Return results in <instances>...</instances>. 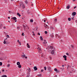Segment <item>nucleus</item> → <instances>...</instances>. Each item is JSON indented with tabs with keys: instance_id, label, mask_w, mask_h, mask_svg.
<instances>
[{
	"instance_id": "obj_37",
	"label": "nucleus",
	"mask_w": 77,
	"mask_h": 77,
	"mask_svg": "<svg viewBox=\"0 0 77 77\" xmlns=\"http://www.w3.org/2000/svg\"><path fill=\"white\" fill-rule=\"evenodd\" d=\"M29 76H30V75H27L26 77H29Z\"/></svg>"
},
{
	"instance_id": "obj_62",
	"label": "nucleus",
	"mask_w": 77,
	"mask_h": 77,
	"mask_svg": "<svg viewBox=\"0 0 77 77\" xmlns=\"http://www.w3.org/2000/svg\"><path fill=\"white\" fill-rule=\"evenodd\" d=\"M58 9H59V8H58Z\"/></svg>"
},
{
	"instance_id": "obj_33",
	"label": "nucleus",
	"mask_w": 77,
	"mask_h": 77,
	"mask_svg": "<svg viewBox=\"0 0 77 77\" xmlns=\"http://www.w3.org/2000/svg\"><path fill=\"white\" fill-rule=\"evenodd\" d=\"M10 66V64H8V65H7V67H9Z\"/></svg>"
},
{
	"instance_id": "obj_22",
	"label": "nucleus",
	"mask_w": 77,
	"mask_h": 77,
	"mask_svg": "<svg viewBox=\"0 0 77 77\" xmlns=\"http://www.w3.org/2000/svg\"><path fill=\"white\" fill-rule=\"evenodd\" d=\"M47 69H50V66H48V67H47Z\"/></svg>"
},
{
	"instance_id": "obj_60",
	"label": "nucleus",
	"mask_w": 77,
	"mask_h": 77,
	"mask_svg": "<svg viewBox=\"0 0 77 77\" xmlns=\"http://www.w3.org/2000/svg\"><path fill=\"white\" fill-rule=\"evenodd\" d=\"M23 54H24V53L23 52Z\"/></svg>"
},
{
	"instance_id": "obj_26",
	"label": "nucleus",
	"mask_w": 77,
	"mask_h": 77,
	"mask_svg": "<svg viewBox=\"0 0 77 77\" xmlns=\"http://www.w3.org/2000/svg\"><path fill=\"white\" fill-rule=\"evenodd\" d=\"M45 70H46L47 69V67L46 66H45L44 67Z\"/></svg>"
},
{
	"instance_id": "obj_56",
	"label": "nucleus",
	"mask_w": 77,
	"mask_h": 77,
	"mask_svg": "<svg viewBox=\"0 0 77 77\" xmlns=\"http://www.w3.org/2000/svg\"><path fill=\"white\" fill-rule=\"evenodd\" d=\"M52 59V58H51V57H50V59Z\"/></svg>"
},
{
	"instance_id": "obj_13",
	"label": "nucleus",
	"mask_w": 77,
	"mask_h": 77,
	"mask_svg": "<svg viewBox=\"0 0 77 77\" xmlns=\"http://www.w3.org/2000/svg\"><path fill=\"white\" fill-rule=\"evenodd\" d=\"M17 15H18V16H19V17H21V15H20V14H19V13H17Z\"/></svg>"
},
{
	"instance_id": "obj_28",
	"label": "nucleus",
	"mask_w": 77,
	"mask_h": 77,
	"mask_svg": "<svg viewBox=\"0 0 77 77\" xmlns=\"http://www.w3.org/2000/svg\"><path fill=\"white\" fill-rule=\"evenodd\" d=\"M40 38L41 40H42L43 39V38H42V37L41 36Z\"/></svg>"
},
{
	"instance_id": "obj_5",
	"label": "nucleus",
	"mask_w": 77,
	"mask_h": 77,
	"mask_svg": "<svg viewBox=\"0 0 77 77\" xmlns=\"http://www.w3.org/2000/svg\"><path fill=\"white\" fill-rule=\"evenodd\" d=\"M48 47L49 48H55L53 46H51L50 45Z\"/></svg>"
},
{
	"instance_id": "obj_59",
	"label": "nucleus",
	"mask_w": 77,
	"mask_h": 77,
	"mask_svg": "<svg viewBox=\"0 0 77 77\" xmlns=\"http://www.w3.org/2000/svg\"><path fill=\"white\" fill-rule=\"evenodd\" d=\"M0 74H1V72H0Z\"/></svg>"
},
{
	"instance_id": "obj_41",
	"label": "nucleus",
	"mask_w": 77,
	"mask_h": 77,
	"mask_svg": "<svg viewBox=\"0 0 77 77\" xmlns=\"http://www.w3.org/2000/svg\"><path fill=\"white\" fill-rule=\"evenodd\" d=\"M2 71L3 72H4V71H5V70L4 69H3V70H2Z\"/></svg>"
},
{
	"instance_id": "obj_38",
	"label": "nucleus",
	"mask_w": 77,
	"mask_h": 77,
	"mask_svg": "<svg viewBox=\"0 0 77 77\" xmlns=\"http://www.w3.org/2000/svg\"><path fill=\"white\" fill-rule=\"evenodd\" d=\"M41 72H43L44 71V70L42 69L41 70Z\"/></svg>"
},
{
	"instance_id": "obj_32",
	"label": "nucleus",
	"mask_w": 77,
	"mask_h": 77,
	"mask_svg": "<svg viewBox=\"0 0 77 77\" xmlns=\"http://www.w3.org/2000/svg\"><path fill=\"white\" fill-rule=\"evenodd\" d=\"M45 34H47V31H45Z\"/></svg>"
},
{
	"instance_id": "obj_18",
	"label": "nucleus",
	"mask_w": 77,
	"mask_h": 77,
	"mask_svg": "<svg viewBox=\"0 0 77 77\" xmlns=\"http://www.w3.org/2000/svg\"><path fill=\"white\" fill-rule=\"evenodd\" d=\"M45 29H49V26L48 25H47L46 27L45 28Z\"/></svg>"
},
{
	"instance_id": "obj_51",
	"label": "nucleus",
	"mask_w": 77,
	"mask_h": 77,
	"mask_svg": "<svg viewBox=\"0 0 77 77\" xmlns=\"http://www.w3.org/2000/svg\"><path fill=\"white\" fill-rule=\"evenodd\" d=\"M17 42H19V40H17Z\"/></svg>"
},
{
	"instance_id": "obj_58",
	"label": "nucleus",
	"mask_w": 77,
	"mask_h": 77,
	"mask_svg": "<svg viewBox=\"0 0 77 77\" xmlns=\"http://www.w3.org/2000/svg\"><path fill=\"white\" fill-rule=\"evenodd\" d=\"M19 43H20V44H21V43L20 42H19Z\"/></svg>"
},
{
	"instance_id": "obj_15",
	"label": "nucleus",
	"mask_w": 77,
	"mask_h": 77,
	"mask_svg": "<svg viewBox=\"0 0 77 77\" xmlns=\"http://www.w3.org/2000/svg\"><path fill=\"white\" fill-rule=\"evenodd\" d=\"M47 20V19H44L43 20V21H44V22H45Z\"/></svg>"
},
{
	"instance_id": "obj_54",
	"label": "nucleus",
	"mask_w": 77,
	"mask_h": 77,
	"mask_svg": "<svg viewBox=\"0 0 77 77\" xmlns=\"http://www.w3.org/2000/svg\"><path fill=\"white\" fill-rule=\"evenodd\" d=\"M8 39V38H6L5 39V40H6V39Z\"/></svg>"
},
{
	"instance_id": "obj_3",
	"label": "nucleus",
	"mask_w": 77,
	"mask_h": 77,
	"mask_svg": "<svg viewBox=\"0 0 77 77\" xmlns=\"http://www.w3.org/2000/svg\"><path fill=\"white\" fill-rule=\"evenodd\" d=\"M63 57L64 58V60H66V55H64Z\"/></svg>"
},
{
	"instance_id": "obj_24",
	"label": "nucleus",
	"mask_w": 77,
	"mask_h": 77,
	"mask_svg": "<svg viewBox=\"0 0 77 77\" xmlns=\"http://www.w3.org/2000/svg\"><path fill=\"white\" fill-rule=\"evenodd\" d=\"M37 76L38 77H41V74H40V75H38Z\"/></svg>"
},
{
	"instance_id": "obj_39",
	"label": "nucleus",
	"mask_w": 77,
	"mask_h": 77,
	"mask_svg": "<svg viewBox=\"0 0 77 77\" xmlns=\"http://www.w3.org/2000/svg\"><path fill=\"white\" fill-rule=\"evenodd\" d=\"M22 36H24V33H22Z\"/></svg>"
},
{
	"instance_id": "obj_48",
	"label": "nucleus",
	"mask_w": 77,
	"mask_h": 77,
	"mask_svg": "<svg viewBox=\"0 0 77 77\" xmlns=\"http://www.w3.org/2000/svg\"><path fill=\"white\" fill-rule=\"evenodd\" d=\"M4 29H6V27H5V26L4 27Z\"/></svg>"
},
{
	"instance_id": "obj_8",
	"label": "nucleus",
	"mask_w": 77,
	"mask_h": 77,
	"mask_svg": "<svg viewBox=\"0 0 77 77\" xmlns=\"http://www.w3.org/2000/svg\"><path fill=\"white\" fill-rule=\"evenodd\" d=\"M57 18H55V19L54 20V22L55 23H57Z\"/></svg>"
},
{
	"instance_id": "obj_47",
	"label": "nucleus",
	"mask_w": 77,
	"mask_h": 77,
	"mask_svg": "<svg viewBox=\"0 0 77 77\" xmlns=\"http://www.w3.org/2000/svg\"><path fill=\"white\" fill-rule=\"evenodd\" d=\"M73 2H75V0H72Z\"/></svg>"
},
{
	"instance_id": "obj_49",
	"label": "nucleus",
	"mask_w": 77,
	"mask_h": 77,
	"mask_svg": "<svg viewBox=\"0 0 77 77\" xmlns=\"http://www.w3.org/2000/svg\"><path fill=\"white\" fill-rule=\"evenodd\" d=\"M8 19H10V17H8Z\"/></svg>"
},
{
	"instance_id": "obj_20",
	"label": "nucleus",
	"mask_w": 77,
	"mask_h": 77,
	"mask_svg": "<svg viewBox=\"0 0 77 77\" xmlns=\"http://www.w3.org/2000/svg\"><path fill=\"white\" fill-rule=\"evenodd\" d=\"M54 71H57V69L56 68H55L54 69Z\"/></svg>"
},
{
	"instance_id": "obj_46",
	"label": "nucleus",
	"mask_w": 77,
	"mask_h": 77,
	"mask_svg": "<svg viewBox=\"0 0 77 77\" xmlns=\"http://www.w3.org/2000/svg\"><path fill=\"white\" fill-rule=\"evenodd\" d=\"M17 29H19V28H20V27L19 26H17Z\"/></svg>"
},
{
	"instance_id": "obj_4",
	"label": "nucleus",
	"mask_w": 77,
	"mask_h": 77,
	"mask_svg": "<svg viewBox=\"0 0 77 77\" xmlns=\"http://www.w3.org/2000/svg\"><path fill=\"white\" fill-rule=\"evenodd\" d=\"M76 15V13L75 12H73L72 13V15L73 16H75Z\"/></svg>"
},
{
	"instance_id": "obj_14",
	"label": "nucleus",
	"mask_w": 77,
	"mask_h": 77,
	"mask_svg": "<svg viewBox=\"0 0 77 77\" xmlns=\"http://www.w3.org/2000/svg\"><path fill=\"white\" fill-rule=\"evenodd\" d=\"M18 66V67L19 68H21V65H20Z\"/></svg>"
},
{
	"instance_id": "obj_9",
	"label": "nucleus",
	"mask_w": 77,
	"mask_h": 77,
	"mask_svg": "<svg viewBox=\"0 0 77 77\" xmlns=\"http://www.w3.org/2000/svg\"><path fill=\"white\" fill-rule=\"evenodd\" d=\"M47 42H46V40H44V42H43V44H47Z\"/></svg>"
},
{
	"instance_id": "obj_19",
	"label": "nucleus",
	"mask_w": 77,
	"mask_h": 77,
	"mask_svg": "<svg viewBox=\"0 0 77 77\" xmlns=\"http://www.w3.org/2000/svg\"><path fill=\"white\" fill-rule=\"evenodd\" d=\"M27 47L28 48H30V46H29V44L27 43Z\"/></svg>"
},
{
	"instance_id": "obj_43",
	"label": "nucleus",
	"mask_w": 77,
	"mask_h": 77,
	"mask_svg": "<svg viewBox=\"0 0 77 77\" xmlns=\"http://www.w3.org/2000/svg\"><path fill=\"white\" fill-rule=\"evenodd\" d=\"M38 35H40V34H39V33H38Z\"/></svg>"
},
{
	"instance_id": "obj_36",
	"label": "nucleus",
	"mask_w": 77,
	"mask_h": 77,
	"mask_svg": "<svg viewBox=\"0 0 77 77\" xmlns=\"http://www.w3.org/2000/svg\"><path fill=\"white\" fill-rule=\"evenodd\" d=\"M4 44H6V42H5V41H4Z\"/></svg>"
},
{
	"instance_id": "obj_52",
	"label": "nucleus",
	"mask_w": 77,
	"mask_h": 77,
	"mask_svg": "<svg viewBox=\"0 0 77 77\" xmlns=\"http://www.w3.org/2000/svg\"><path fill=\"white\" fill-rule=\"evenodd\" d=\"M62 66H63V67H64V65H62Z\"/></svg>"
},
{
	"instance_id": "obj_53",
	"label": "nucleus",
	"mask_w": 77,
	"mask_h": 77,
	"mask_svg": "<svg viewBox=\"0 0 77 77\" xmlns=\"http://www.w3.org/2000/svg\"><path fill=\"white\" fill-rule=\"evenodd\" d=\"M29 72H30V69L29 68Z\"/></svg>"
},
{
	"instance_id": "obj_55",
	"label": "nucleus",
	"mask_w": 77,
	"mask_h": 77,
	"mask_svg": "<svg viewBox=\"0 0 77 77\" xmlns=\"http://www.w3.org/2000/svg\"><path fill=\"white\" fill-rule=\"evenodd\" d=\"M32 33H34V32L33 31L32 32Z\"/></svg>"
},
{
	"instance_id": "obj_40",
	"label": "nucleus",
	"mask_w": 77,
	"mask_h": 77,
	"mask_svg": "<svg viewBox=\"0 0 77 77\" xmlns=\"http://www.w3.org/2000/svg\"><path fill=\"white\" fill-rule=\"evenodd\" d=\"M25 59H27V57L25 56Z\"/></svg>"
},
{
	"instance_id": "obj_61",
	"label": "nucleus",
	"mask_w": 77,
	"mask_h": 77,
	"mask_svg": "<svg viewBox=\"0 0 77 77\" xmlns=\"http://www.w3.org/2000/svg\"><path fill=\"white\" fill-rule=\"evenodd\" d=\"M47 23H48V22H47Z\"/></svg>"
},
{
	"instance_id": "obj_21",
	"label": "nucleus",
	"mask_w": 77,
	"mask_h": 77,
	"mask_svg": "<svg viewBox=\"0 0 77 77\" xmlns=\"http://www.w3.org/2000/svg\"><path fill=\"white\" fill-rule=\"evenodd\" d=\"M30 22H31V23H33V20L31 19L30 20Z\"/></svg>"
},
{
	"instance_id": "obj_6",
	"label": "nucleus",
	"mask_w": 77,
	"mask_h": 77,
	"mask_svg": "<svg viewBox=\"0 0 77 77\" xmlns=\"http://www.w3.org/2000/svg\"><path fill=\"white\" fill-rule=\"evenodd\" d=\"M25 4H26V5H27V4H28V2H27V0H25Z\"/></svg>"
},
{
	"instance_id": "obj_35",
	"label": "nucleus",
	"mask_w": 77,
	"mask_h": 77,
	"mask_svg": "<svg viewBox=\"0 0 77 77\" xmlns=\"http://www.w3.org/2000/svg\"><path fill=\"white\" fill-rule=\"evenodd\" d=\"M66 55H67V56H69V54H68V53H66Z\"/></svg>"
},
{
	"instance_id": "obj_16",
	"label": "nucleus",
	"mask_w": 77,
	"mask_h": 77,
	"mask_svg": "<svg viewBox=\"0 0 77 77\" xmlns=\"http://www.w3.org/2000/svg\"><path fill=\"white\" fill-rule=\"evenodd\" d=\"M2 77H7V76L6 75H2Z\"/></svg>"
},
{
	"instance_id": "obj_42",
	"label": "nucleus",
	"mask_w": 77,
	"mask_h": 77,
	"mask_svg": "<svg viewBox=\"0 0 77 77\" xmlns=\"http://www.w3.org/2000/svg\"><path fill=\"white\" fill-rule=\"evenodd\" d=\"M77 8V7L76 6H75L74 7V9H75V8Z\"/></svg>"
},
{
	"instance_id": "obj_11",
	"label": "nucleus",
	"mask_w": 77,
	"mask_h": 77,
	"mask_svg": "<svg viewBox=\"0 0 77 77\" xmlns=\"http://www.w3.org/2000/svg\"><path fill=\"white\" fill-rule=\"evenodd\" d=\"M21 56L22 57H23V58H24L25 56H26V55H25V54H24L22 55Z\"/></svg>"
},
{
	"instance_id": "obj_25",
	"label": "nucleus",
	"mask_w": 77,
	"mask_h": 77,
	"mask_svg": "<svg viewBox=\"0 0 77 77\" xmlns=\"http://www.w3.org/2000/svg\"><path fill=\"white\" fill-rule=\"evenodd\" d=\"M23 27H24V29H26V26H23Z\"/></svg>"
},
{
	"instance_id": "obj_10",
	"label": "nucleus",
	"mask_w": 77,
	"mask_h": 77,
	"mask_svg": "<svg viewBox=\"0 0 77 77\" xmlns=\"http://www.w3.org/2000/svg\"><path fill=\"white\" fill-rule=\"evenodd\" d=\"M70 8V6H69V5H68L66 7V8L67 9H69Z\"/></svg>"
},
{
	"instance_id": "obj_23",
	"label": "nucleus",
	"mask_w": 77,
	"mask_h": 77,
	"mask_svg": "<svg viewBox=\"0 0 77 77\" xmlns=\"http://www.w3.org/2000/svg\"><path fill=\"white\" fill-rule=\"evenodd\" d=\"M68 20L69 21H71V18H68Z\"/></svg>"
},
{
	"instance_id": "obj_50",
	"label": "nucleus",
	"mask_w": 77,
	"mask_h": 77,
	"mask_svg": "<svg viewBox=\"0 0 77 77\" xmlns=\"http://www.w3.org/2000/svg\"><path fill=\"white\" fill-rule=\"evenodd\" d=\"M57 75H56L55 76V77H57Z\"/></svg>"
},
{
	"instance_id": "obj_30",
	"label": "nucleus",
	"mask_w": 77,
	"mask_h": 77,
	"mask_svg": "<svg viewBox=\"0 0 77 77\" xmlns=\"http://www.w3.org/2000/svg\"><path fill=\"white\" fill-rule=\"evenodd\" d=\"M7 38H9V36L8 35H7Z\"/></svg>"
},
{
	"instance_id": "obj_2",
	"label": "nucleus",
	"mask_w": 77,
	"mask_h": 77,
	"mask_svg": "<svg viewBox=\"0 0 77 77\" xmlns=\"http://www.w3.org/2000/svg\"><path fill=\"white\" fill-rule=\"evenodd\" d=\"M12 19H13L14 20H15V22H17V18L15 17H13L12 18Z\"/></svg>"
},
{
	"instance_id": "obj_17",
	"label": "nucleus",
	"mask_w": 77,
	"mask_h": 77,
	"mask_svg": "<svg viewBox=\"0 0 77 77\" xmlns=\"http://www.w3.org/2000/svg\"><path fill=\"white\" fill-rule=\"evenodd\" d=\"M22 8H23V9L24 8H25V5H22Z\"/></svg>"
},
{
	"instance_id": "obj_57",
	"label": "nucleus",
	"mask_w": 77,
	"mask_h": 77,
	"mask_svg": "<svg viewBox=\"0 0 77 77\" xmlns=\"http://www.w3.org/2000/svg\"><path fill=\"white\" fill-rule=\"evenodd\" d=\"M8 22H9V23H10V21H8Z\"/></svg>"
},
{
	"instance_id": "obj_45",
	"label": "nucleus",
	"mask_w": 77,
	"mask_h": 77,
	"mask_svg": "<svg viewBox=\"0 0 77 77\" xmlns=\"http://www.w3.org/2000/svg\"><path fill=\"white\" fill-rule=\"evenodd\" d=\"M71 18L72 20H74V17H72Z\"/></svg>"
},
{
	"instance_id": "obj_31",
	"label": "nucleus",
	"mask_w": 77,
	"mask_h": 77,
	"mask_svg": "<svg viewBox=\"0 0 77 77\" xmlns=\"http://www.w3.org/2000/svg\"><path fill=\"white\" fill-rule=\"evenodd\" d=\"M45 27H47V25L46 24L45 25H44Z\"/></svg>"
},
{
	"instance_id": "obj_27",
	"label": "nucleus",
	"mask_w": 77,
	"mask_h": 77,
	"mask_svg": "<svg viewBox=\"0 0 77 77\" xmlns=\"http://www.w3.org/2000/svg\"><path fill=\"white\" fill-rule=\"evenodd\" d=\"M2 62H0V66H2Z\"/></svg>"
},
{
	"instance_id": "obj_29",
	"label": "nucleus",
	"mask_w": 77,
	"mask_h": 77,
	"mask_svg": "<svg viewBox=\"0 0 77 77\" xmlns=\"http://www.w3.org/2000/svg\"><path fill=\"white\" fill-rule=\"evenodd\" d=\"M38 50L41 51V50H42V49H41V48H38Z\"/></svg>"
},
{
	"instance_id": "obj_44",
	"label": "nucleus",
	"mask_w": 77,
	"mask_h": 77,
	"mask_svg": "<svg viewBox=\"0 0 77 77\" xmlns=\"http://www.w3.org/2000/svg\"><path fill=\"white\" fill-rule=\"evenodd\" d=\"M32 35H33V36H35V33H33L32 34Z\"/></svg>"
},
{
	"instance_id": "obj_7",
	"label": "nucleus",
	"mask_w": 77,
	"mask_h": 77,
	"mask_svg": "<svg viewBox=\"0 0 77 77\" xmlns=\"http://www.w3.org/2000/svg\"><path fill=\"white\" fill-rule=\"evenodd\" d=\"M34 69L35 71H36V70H37V69H38V68H37V67H36L35 66L34 67Z\"/></svg>"
},
{
	"instance_id": "obj_12",
	"label": "nucleus",
	"mask_w": 77,
	"mask_h": 77,
	"mask_svg": "<svg viewBox=\"0 0 77 77\" xmlns=\"http://www.w3.org/2000/svg\"><path fill=\"white\" fill-rule=\"evenodd\" d=\"M17 65H20V63L19 62H18L17 63Z\"/></svg>"
},
{
	"instance_id": "obj_34",
	"label": "nucleus",
	"mask_w": 77,
	"mask_h": 77,
	"mask_svg": "<svg viewBox=\"0 0 77 77\" xmlns=\"http://www.w3.org/2000/svg\"><path fill=\"white\" fill-rule=\"evenodd\" d=\"M71 47L72 48H73V47H74V46H73V45H71Z\"/></svg>"
},
{
	"instance_id": "obj_1",
	"label": "nucleus",
	"mask_w": 77,
	"mask_h": 77,
	"mask_svg": "<svg viewBox=\"0 0 77 77\" xmlns=\"http://www.w3.org/2000/svg\"><path fill=\"white\" fill-rule=\"evenodd\" d=\"M55 50V49H54L53 50H52L51 53V54H52V55H54L55 54V53H54V51Z\"/></svg>"
}]
</instances>
